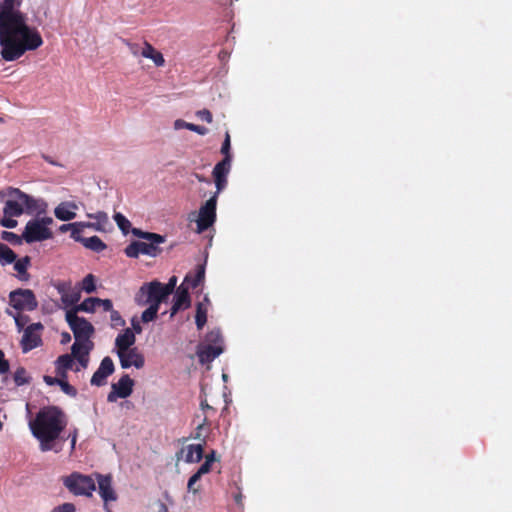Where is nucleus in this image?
<instances>
[{
	"instance_id": "49530a36",
	"label": "nucleus",
	"mask_w": 512,
	"mask_h": 512,
	"mask_svg": "<svg viewBox=\"0 0 512 512\" xmlns=\"http://www.w3.org/2000/svg\"><path fill=\"white\" fill-rule=\"evenodd\" d=\"M0 225L5 228H14L17 225V221L13 217L5 216L0 220Z\"/></svg>"
},
{
	"instance_id": "58836bf2",
	"label": "nucleus",
	"mask_w": 512,
	"mask_h": 512,
	"mask_svg": "<svg viewBox=\"0 0 512 512\" xmlns=\"http://www.w3.org/2000/svg\"><path fill=\"white\" fill-rule=\"evenodd\" d=\"M207 344L212 345H221L222 346V338L219 330H213L206 336Z\"/></svg>"
},
{
	"instance_id": "09e8293b",
	"label": "nucleus",
	"mask_w": 512,
	"mask_h": 512,
	"mask_svg": "<svg viewBox=\"0 0 512 512\" xmlns=\"http://www.w3.org/2000/svg\"><path fill=\"white\" fill-rule=\"evenodd\" d=\"M211 465H212L211 460H205L204 463L199 467V469L197 470L196 473L202 477L204 474H207L210 472Z\"/></svg>"
},
{
	"instance_id": "c756f323",
	"label": "nucleus",
	"mask_w": 512,
	"mask_h": 512,
	"mask_svg": "<svg viewBox=\"0 0 512 512\" xmlns=\"http://www.w3.org/2000/svg\"><path fill=\"white\" fill-rule=\"evenodd\" d=\"M14 263V269L19 274V279L22 281L28 280V274H27V268L30 264V258L28 256L23 257L19 260H15Z\"/></svg>"
},
{
	"instance_id": "20e7f679",
	"label": "nucleus",
	"mask_w": 512,
	"mask_h": 512,
	"mask_svg": "<svg viewBox=\"0 0 512 512\" xmlns=\"http://www.w3.org/2000/svg\"><path fill=\"white\" fill-rule=\"evenodd\" d=\"M63 485L75 496H92L96 490V481L92 475L74 472L63 478Z\"/></svg>"
},
{
	"instance_id": "2f4dec72",
	"label": "nucleus",
	"mask_w": 512,
	"mask_h": 512,
	"mask_svg": "<svg viewBox=\"0 0 512 512\" xmlns=\"http://www.w3.org/2000/svg\"><path fill=\"white\" fill-rule=\"evenodd\" d=\"M87 217L96 220L95 230L104 231L105 226L108 224V215L103 211H98L95 214L88 213Z\"/></svg>"
},
{
	"instance_id": "f8f14e48",
	"label": "nucleus",
	"mask_w": 512,
	"mask_h": 512,
	"mask_svg": "<svg viewBox=\"0 0 512 512\" xmlns=\"http://www.w3.org/2000/svg\"><path fill=\"white\" fill-rule=\"evenodd\" d=\"M177 284V278L172 276L167 284H162L159 281H152L142 285V293L153 294L158 298V301H165L170 294L174 291Z\"/></svg>"
},
{
	"instance_id": "bb28decb",
	"label": "nucleus",
	"mask_w": 512,
	"mask_h": 512,
	"mask_svg": "<svg viewBox=\"0 0 512 512\" xmlns=\"http://www.w3.org/2000/svg\"><path fill=\"white\" fill-rule=\"evenodd\" d=\"M93 347V343L90 340H75L72 345L71 351L72 356H82L84 354H89L90 350Z\"/></svg>"
},
{
	"instance_id": "a878e982",
	"label": "nucleus",
	"mask_w": 512,
	"mask_h": 512,
	"mask_svg": "<svg viewBox=\"0 0 512 512\" xmlns=\"http://www.w3.org/2000/svg\"><path fill=\"white\" fill-rule=\"evenodd\" d=\"M208 303H209V299L206 296L204 298V302H200L197 304L195 321H196V325H197L198 329H202L203 326L206 324Z\"/></svg>"
},
{
	"instance_id": "f3484780",
	"label": "nucleus",
	"mask_w": 512,
	"mask_h": 512,
	"mask_svg": "<svg viewBox=\"0 0 512 512\" xmlns=\"http://www.w3.org/2000/svg\"><path fill=\"white\" fill-rule=\"evenodd\" d=\"M117 355L120 359V364L123 369H127L132 366L136 369H140L144 366V357L137 350V348L117 351Z\"/></svg>"
},
{
	"instance_id": "423d86ee",
	"label": "nucleus",
	"mask_w": 512,
	"mask_h": 512,
	"mask_svg": "<svg viewBox=\"0 0 512 512\" xmlns=\"http://www.w3.org/2000/svg\"><path fill=\"white\" fill-rule=\"evenodd\" d=\"M65 318L74 334L75 340H90L94 333V327L89 321L79 317L75 310H68Z\"/></svg>"
},
{
	"instance_id": "774afa93",
	"label": "nucleus",
	"mask_w": 512,
	"mask_h": 512,
	"mask_svg": "<svg viewBox=\"0 0 512 512\" xmlns=\"http://www.w3.org/2000/svg\"><path fill=\"white\" fill-rule=\"evenodd\" d=\"M205 460H211V464H212L213 462H215V461H216V458H215V452H214V451H212L210 454H208V455L206 456Z\"/></svg>"
},
{
	"instance_id": "4be33fe9",
	"label": "nucleus",
	"mask_w": 512,
	"mask_h": 512,
	"mask_svg": "<svg viewBox=\"0 0 512 512\" xmlns=\"http://www.w3.org/2000/svg\"><path fill=\"white\" fill-rule=\"evenodd\" d=\"M190 281V276L186 275L183 283L176 289L174 296V303L182 309H186L190 306L189 287L186 284Z\"/></svg>"
},
{
	"instance_id": "cd10ccee",
	"label": "nucleus",
	"mask_w": 512,
	"mask_h": 512,
	"mask_svg": "<svg viewBox=\"0 0 512 512\" xmlns=\"http://www.w3.org/2000/svg\"><path fill=\"white\" fill-rule=\"evenodd\" d=\"M82 244L95 252H101L106 248V244L98 236L84 238Z\"/></svg>"
},
{
	"instance_id": "4c0bfd02",
	"label": "nucleus",
	"mask_w": 512,
	"mask_h": 512,
	"mask_svg": "<svg viewBox=\"0 0 512 512\" xmlns=\"http://www.w3.org/2000/svg\"><path fill=\"white\" fill-rule=\"evenodd\" d=\"M138 245L139 242H132L125 248V254L130 258H137L140 254H142Z\"/></svg>"
},
{
	"instance_id": "ea45409f",
	"label": "nucleus",
	"mask_w": 512,
	"mask_h": 512,
	"mask_svg": "<svg viewBox=\"0 0 512 512\" xmlns=\"http://www.w3.org/2000/svg\"><path fill=\"white\" fill-rule=\"evenodd\" d=\"M64 378L65 377L60 376V383H58V385L61 387V390L67 395L75 396L77 394L76 389L68 382H66Z\"/></svg>"
},
{
	"instance_id": "a211bd4d",
	"label": "nucleus",
	"mask_w": 512,
	"mask_h": 512,
	"mask_svg": "<svg viewBox=\"0 0 512 512\" xmlns=\"http://www.w3.org/2000/svg\"><path fill=\"white\" fill-rule=\"evenodd\" d=\"M114 372V363L110 357L102 359L100 366L91 378V384L94 386H103L106 384V379Z\"/></svg>"
},
{
	"instance_id": "6e6d98bb",
	"label": "nucleus",
	"mask_w": 512,
	"mask_h": 512,
	"mask_svg": "<svg viewBox=\"0 0 512 512\" xmlns=\"http://www.w3.org/2000/svg\"><path fill=\"white\" fill-rule=\"evenodd\" d=\"M189 125H190L189 122H186V121H184L182 119H177L173 123V127H174L175 130H180V129H183V128L189 129Z\"/></svg>"
},
{
	"instance_id": "864d4df0",
	"label": "nucleus",
	"mask_w": 512,
	"mask_h": 512,
	"mask_svg": "<svg viewBox=\"0 0 512 512\" xmlns=\"http://www.w3.org/2000/svg\"><path fill=\"white\" fill-rule=\"evenodd\" d=\"M229 150H230V135L228 133H226V136H225V140L222 144V147H221V152L226 156H230L229 155Z\"/></svg>"
},
{
	"instance_id": "7c9ffc66",
	"label": "nucleus",
	"mask_w": 512,
	"mask_h": 512,
	"mask_svg": "<svg viewBox=\"0 0 512 512\" xmlns=\"http://www.w3.org/2000/svg\"><path fill=\"white\" fill-rule=\"evenodd\" d=\"M98 302H99V298L90 297V298L85 299L81 304H79L72 310H75L76 313L78 311L93 313L95 311L96 307H98Z\"/></svg>"
},
{
	"instance_id": "4468645a",
	"label": "nucleus",
	"mask_w": 512,
	"mask_h": 512,
	"mask_svg": "<svg viewBox=\"0 0 512 512\" xmlns=\"http://www.w3.org/2000/svg\"><path fill=\"white\" fill-rule=\"evenodd\" d=\"M231 167V159L230 156L224 157L222 161L217 163L213 169V177L216 186V192L213 195H216L218 198L219 193L226 187L227 185V176L229 174Z\"/></svg>"
},
{
	"instance_id": "b1692460",
	"label": "nucleus",
	"mask_w": 512,
	"mask_h": 512,
	"mask_svg": "<svg viewBox=\"0 0 512 512\" xmlns=\"http://www.w3.org/2000/svg\"><path fill=\"white\" fill-rule=\"evenodd\" d=\"M141 55L144 58L151 59L154 62V64L158 67H161L165 64V59L163 55L160 52L156 51L155 48L148 42L144 43V47L141 50Z\"/></svg>"
},
{
	"instance_id": "0e129e2a",
	"label": "nucleus",
	"mask_w": 512,
	"mask_h": 512,
	"mask_svg": "<svg viewBox=\"0 0 512 512\" xmlns=\"http://www.w3.org/2000/svg\"><path fill=\"white\" fill-rule=\"evenodd\" d=\"M179 310L183 309L181 307H178L177 304L173 303L170 316L173 317Z\"/></svg>"
},
{
	"instance_id": "39448f33",
	"label": "nucleus",
	"mask_w": 512,
	"mask_h": 512,
	"mask_svg": "<svg viewBox=\"0 0 512 512\" xmlns=\"http://www.w3.org/2000/svg\"><path fill=\"white\" fill-rule=\"evenodd\" d=\"M95 481L100 498L103 501V508L105 512H113L110 508V503L118 500V494L113 486V479L110 474L95 473Z\"/></svg>"
},
{
	"instance_id": "1a4fd4ad",
	"label": "nucleus",
	"mask_w": 512,
	"mask_h": 512,
	"mask_svg": "<svg viewBox=\"0 0 512 512\" xmlns=\"http://www.w3.org/2000/svg\"><path fill=\"white\" fill-rule=\"evenodd\" d=\"M216 195H212L199 209L197 223V231L199 233L207 230L216 220Z\"/></svg>"
},
{
	"instance_id": "79ce46f5",
	"label": "nucleus",
	"mask_w": 512,
	"mask_h": 512,
	"mask_svg": "<svg viewBox=\"0 0 512 512\" xmlns=\"http://www.w3.org/2000/svg\"><path fill=\"white\" fill-rule=\"evenodd\" d=\"M7 313L14 318L15 323L18 327V330L19 331L22 330L24 325L27 323V318L22 316L19 312L13 313V312L7 310Z\"/></svg>"
},
{
	"instance_id": "338daca9",
	"label": "nucleus",
	"mask_w": 512,
	"mask_h": 512,
	"mask_svg": "<svg viewBox=\"0 0 512 512\" xmlns=\"http://www.w3.org/2000/svg\"><path fill=\"white\" fill-rule=\"evenodd\" d=\"M70 339H71V337H70L69 333H63L61 343H63V344L68 343L70 341Z\"/></svg>"
},
{
	"instance_id": "680f3d73",
	"label": "nucleus",
	"mask_w": 512,
	"mask_h": 512,
	"mask_svg": "<svg viewBox=\"0 0 512 512\" xmlns=\"http://www.w3.org/2000/svg\"><path fill=\"white\" fill-rule=\"evenodd\" d=\"M72 227H76V222L69 223V224H63L60 226L59 230L61 232H67V231L71 230Z\"/></svg>"
},
{
	"instance_id": "c9c22d12",
	"label": "nucleus",
	"mask_w": 512,
	"mask_h": 512,
	"mask_svg": "<svg viewBox=\"0 0 512 512\" xmlns=\"http://www.w3.org/2000/svg\"><path fill=\"white\" fill-rule=\"evenodd\" d=\"M201 479V476L198 475L197 473H194L188 480V483H187V490L188 492L196 495L197 493H199L201 487L200 485H198V482L199 480Z\"/></svg>"
},
{
	"instance_id": "dca6fc26",
	"label": "nucleus",
	"mask_w": 512,
	"mask_h": 512,
	"mask_svg": "<svg viewBox=\"0 0 512 512\" xmlns=\"http://www.w3.org/2000/svg\"><path fill=\"white\" fill-rule=\"evenodd\" d=\"M42 329L43 325L41 323H33L24 330L21 340V345L24 352H28L40 345V330Z\"/></svg>"
},
{
	"instance_id": "f704fd0d",
	"label": "nucleus",
	"mask_w": 512,
	"mask_h": 512,
	"mask_svg": "<svg viewBox=\"0 0 512 512\" xmlns=\"http://www.w3.org/2000/svg\"><path fill=\"white\" fill-rule=\"evenodd\" d=\"M114 220L119 227V229L124 233L127 234L129 232V228L131 226L130 221L121 213H116L114 215Z\"/></svg>"
},
{
	"instance_id": "393cba45",
	"label": "nucleus",
	"mask_w": 512,
	"mask_h": 512,
	"mask_svg": "<svg viewBox=\"0 0 512 512\" xmlns=\"http://www.w3.org/2000/svg\"><path fill=\"white\" fill-rule=\"evenodd\" d=\"M74 366V357L69 354L60 356L56 361L57 374L61 377H66V372Z\"/></svg>"
},
{
	"instance_id": "8fccbe9b",
	"label": "nucleus",
	"mask_w": 512,
	"mask_h": 512,
	"mask_svg": "<svg viewBox=\"0 0 512 512\" xmlns=\"http://www.w3.org/2000/svg\"><path fill=\"white\" fill-rule=\"evenodd\" d=\"M188 130L196 132L199 135H206L208 133L207 128H205L204 126L193 124V123H190Z\"/></svg>"
},
{
	"instance_id": "ddd939ff",
	"label": "nucleus",
	"mask_w": 512,
	"mask_h": 512,
	"mask_svg": "<svg viewBox=\"0 0 512 512\" xmlns=\"http://www.w3.org/2000/svg\"><path fill=\"white\" fill-rule=\"evenodd\" d=\"M133 380L129 375H123L118 382L113 383L111 391L107 396L108 402H115L118 398H127L133 391Z\"/></svg>"
},
{
	"instance_id": "5701e85b",
	"label": "nucleus",
	"mask_w": 512,
	"mask_h": 512,
	"mask_svg": "<svg viewBox=\"0 0 512 512\" xmlns=\"http://www.w3.org/2000/svg\"><path fill=\"white\" fill-rule=\"evenodd\" d=\"M135 334L130 329H125L121 334H119L115 339V346L117 348V351H123L126 349L133 348L132 346L135 343Z\"/></svg>"
},
{
	"instance_id": "a19ab883",
	"label": "nucleus",
	"mask_w": 512,
	"mask_h": 512,
	"mask_svg": "<svg viewBox=\"0 0 512 512\" xmlns=\"http://www.w3.org/2000/svg\"><path fill=\"white\" fill-rule=\"evenodd\" d=\"M110 320H111L112 326H114V327L124 326V324H125V321L121 317L119 312L114 309L110 311Z\"/></svg>"
},
{
	"instance_id": "6ab92c4d",
	"label": "nucleus",
	"mask_w": 512,
	"mask_h": 512,
	"mask_svg": "<svg viewBox=\"0 0 512 512\" xmlns=\"http://www.w3.org/2000/svg\"><path fill=\"white\" fill-rule=\"evenodd\" d=\"M177 459H183L187 463L199 462L203 457V446L201 444H189L177 453Z\"/></svg>"
},
{
	"instance_id": "603ef678",
	"label": "nucleus",
	"mask_w": 512,
	"mask_h": 512,
	"mask_svg": "<svg viewBox=\"0 0 512 512\" xmlns=\"http://www.w3.org/2000/svg\"><path fill=\"white\" fill-rule=\"evenodd\" d=\"M98 306L102 307L104 311L110 312L111 310H113L112 301L109 299H100L99 298Z\"/></svg>"
},
{
	"instance_id": "bf43d9fd",
	"label": "nucleus",
	"mask_w": 512,
	"mask_h": 512,
	"mask_svg": "<svg viewBox=\"0 0 512 512\" xmlns=\"http://www.w3.org/2000/svg\"><path fill=\"white\" fill-rule=\"evenodd\" d=\"M44 381L46 382V384L52 386V385H58V383H60V378H54V377H51V376H44Z\"/></svg>"
},
{
	"instance_id": "412c9836",
	"label": "nucleus",
	"mask_w": 512,
	"mask_h": 512,
	"mask_svg": "<svg viewBox=\"0 0 512 512\" xmlns=\"http://www.w3.org/2000/svg\"><path fill=\"white\" fill-rule=\"evenodd\" d=\"M222 352L223 348L221 345L203 343L197 347V356L202 364L212 362Z\"/></svg>"
},
{
	"instance_id": "e2e57ef3",
	"label": "nucleus",
	"mask_w": 512,
	"mask_h": 512,
	"mask_svg": "<svg viewBox=\"0 0 512 512\" xmlns=\"http://www.w3.org/2000/svg\"><path fill=\"white\" fill-rule=\"evenodd\" d=\"M69 437L71 438V449H74L77 441V429H74L73 433L70 434Z\"/></svg>"
},
{
	"instance_id": "72a5a7b5",
	"label": "nucleus",
	"mask_w": 512,
	"mask_h": 512,
	"mask_svg": "<svg viewBox=\"0 0 512 512\" xmlns=\"http://www.w3.org/2000/svg\"><path fill=\"white\" fill-rule=\"evenodd\" d=\"M81 289L86 293H93L96 290L94 275L88 274L84 277L81 282Z\"/></svg>"
},
{
	"instance_id": "4d7b16f0",
	"label": "nucleus",
	"mask_w": 512,
	"mask_h": 512,
	"mask_svg": "<svg viewBox=\"0 0 512 512\" xmlns=\"http://www.w3.org/2000/svg\"><path fill=\"white\" fill-rule=\"evenodd\" d=\"M131 324H132V329L131 330L134 332V334L135 333L140 334L142 332V327H141L140 322H139V320L137 318H135V317L132 318Z\"/></svg>"
},
{
	"instance_id": "de8ad7c7",
	"label": "nucleus",
	"mask_w": 512,
	"mask_h": 512,
	"mask_svg": "<svg viewBox=\"0 0 512 512\" xmlns=\"http://www.w3.org/2000/svg\"><path fill=\"white\" fill-rule=\"evenodd\" d=\"M9 371V363L5 359L4 353L0 350V374H5Z\"/></svg>"
},
{
	"instance_id": "13d9d810",
	"label": "nucleus",
	"mask_w": 512,
	"mask_h": 512,
	"mask_svg": "<svg viewBox=\"0 0 512 512\" xmlns=\"http://www.w3.org/2000/svg\"><path fill=\"white\" fill-rule=\"evenodd\" d=\"M37 221L44 227L49 228L53 224V219L51 217H42V218H36Z\"/></svg>"
},
{
	"instance_id": "f257e3e1",
	"label": "nucleus",
	"mask_w": 512,
	"mask_h": 512,
	"mask_svg": "<svg viewBox=\"0 0 512 512\" xmlns=\"http://www.w3.org/2000/svg\"><path fill=\"white\" fill-rule=\"evenodd\" d=\"M13 0H5L0 11L1 56L6 61L20 58L26 51L35 50L43 44L39 32L26 24L25 17L12 9Z\"/></svg>"
},
{
	"instance_id": "7ed1b4c3",
	"label": "nucleus",
	"mask_w": 512,
	"mask_h": 512,
	"mask_svg": "<svg viewBox=\"0 0 512 512\" xmlns=\"http://www.w3.org/2000/svg\"><path fill=\"white\" fill-rule=\"evenodd\" d=\"M37 209V201L19 189H11L5 202L3 213L8 217H18L24 212L32 213Z\"/></svg>"
},
{
	"instance_id": "c85d7f7f",
	"label": "nucleus",
	"mask_w": 512,
	"mask_h": 512,
	"mask_svg": "<svg viewBox=\"0 0 512 512\" xmlns=\"http://www.w3.org/2000/svg\"><path fill=\"white\" fill-rule=\"evenodd\" d=\"M17 256L14 251L5 244H0V264L5 266L15 262Z\"/></svg>"
},
{
	"instance_id": "e433bc0d",
	"label": "nucleus",
	"mask_w": 512,
	"mask_h": 512,
	"mask_svg": "<svg viewBox=\"0 0 512 512\" xmlns=\"http://www.w3.org/2000/svg\"><path fill=\"white\" fill-rule=\"evenodd\" d=\"M14 381L16 385L21 386L28 383V377L24 368H18L14 373Z\"/></svg>"
},
{
	"instance_id": "aec40b11",
	"label": "nucleus",
	"mask_w": 512,
	"mask_h": 512,
	"mask_svg": "<svg viewBox=\"0 0 512 512\" xmlns=\"http://www.w3.org/2000/svg\"><path fill=\"white\" fill-rule=\"evenodd\" d=\"M78 208L75 201H63L55 207L54 215L60 221H70L76 217Z\"/></svg>"
},
{
	"instance_id": "9d476101",
	"label": "nucleus",
	"mask_w": 512,
	"mask_h": 512,
	"mask_svg": "<svg viewBox=\"0 0 512 512\" xmlns=\"http://www.w3.org/2000/svg\"><path fill=\"white\" fill-rule=\"evenodd\" d=\"M52 236L51 229L41 225L37 219L28 221L22 233V237L27 243L48 240Z\"/></svg>"
},
{
	"instance_id": "a18cd8bd",
	"label": "nucleus",
	"mask_w": 512,
	"mask_h": 512,
	"mask_svg": "<svg viewBox=\"0 0 512 512\" xmlns=\"http://www.w3.org/2000/svg\"><path fill=\"white\" fill-rule=\"evenodd\" d=\"M75 358L78 361V366L75 367V371H80L81 369H85L88 366L89 354H84Z\"/></svg>"
},
{
	"instance_id": "6e6552de",
	"label": "nucleus",
	"mask_w": 512,
	"mask_h": 512,
	"mask_svg": "<svg viewBox=\"0 0 512 512\" xmlns=\"http://www.w3.org/2000/svg\"><path fill=\"white\" fill-rule=\"evenodd\" d=\"M9 303L17 311H32L37 308L38 302L32 290L17 289L9 294Z\"/></svg>"
},
{
	"instance_id": "3c124183",
	"label": "nucleus",
	"mask_w": 512,
	"mask_h": 512,
	"mask_svg": "<svg viewBox=\"0 0 512 512\" xmlns=\"http://www.w3.org/2000/svg\"><path fill=\"white\" fill-rule=\"evenodd\" d=\"M82 232H83V230L80 227H72L71 228V237L75 241L82 243V240L84 239L83 237H81Z\"/></svg>"
},
{
	"instance_id": "c03bdc74",
	"label": "nucleus",
	"mask_w": 512,
	"mask_h": 512,
	"mask_svg": "<svg viewBox=\"0 0 512 512\" xmlns=\"http://www.w3.org/2000/svg\"><path fill=\"white\" fill-rule=\"evenodd\" d=\"M196 116L207 123H211L213 121V116L211 112L207 109H202L196 112Z\"/></svg>"
},
{
	"instance_id": "f03ea898",
	"label": "nucleus",
	"mask_w": 512,
	"mask_h": 512,
	"mask_svg": "<svg viewBox=\"0 0 512 512\" xmlns=\"http://www.w3.org/2000/svg\"><path fill=\"white\" fill-rule=\"evenodd\" d=\"M66 425V415L55 406L41 409L35 419L29 423L31 433L39 441L42 452L60 451V448H56L55 441L60 437Z\"/></svg>"
},
{
	"instance_id": "052dcab7",
	"label": "nucleus",
	"mask_w": 512,
	"mask_h": 512,
	"mask_svg": "<svg viewBox=\"0 0 512 512\" xmlns=\"http://www.w3.org/2000/svg\"><path fill=\"white\" fill-rule=\"evenodd\" d=\"M76 227H80L82 230L85 228H92L95 230V223L92 222H76Z\"/></svg>"
},
{
	"instance_id": "37998d69",
	"label": "nucleus",
	"mask_w": 512,
	"mask_h": 512,
	"mask_svg": "<svg viewBox=\"0 0 512 512\" xmlns=\"http://www.w3.org/2000/svg\"><path fill=\"white\" fill-rule=\"evenodd\" d=\"M50 512H76V507L74 504L66 502L54 507Z\"/></svg>"
},
{
	"instance_id": "2eb2a0df",
	"label": "nucleus",
	"mask_w": 512,
	"mask_h": 512,
	"mask_svg": "<svg viewBox=\"0 0 512 512\" xmlns=\"http://www.w3.org/2000/svg\"><path fill=\"white\" fill-rule=\"evenodd\" d=\"M54 287L60 294L61 301L66 307L72 306L80 300V290L73 287L70 281H59L54 284Z\"/></svg>"
},
{
	"instance_id": "0eeeda50",
	"label": "nucleus",
	"mask_w": 512,
	"mask_h": 512,
	"mask_svg": "<svg viewBox=\"0 0 512 512\" xmlns=\"http://www.w3.org/2000/svg\"><path fill=\"white\" fill-rule=\"evenodd\" d=\"M133 234L139 238L144 239L145 241H138L140 251L143 255H148L151 257L157 256L161 249L160 245L165 242L163 236L156 233L142 232L139 229H133Z\"/></svg>"
},
{
	"instance_id": "473e14b6",
	"label": "nucleus",
	"mask_w": 512,
	"mask_h": 512,
	"mask_svg": "<svg viewBox=\"0 0 512 512\" xmlns=\"http://www.w3.org/2000/svg\"><path fill=\"white\" fill-rule=\"evenodd\" d=\"M190 281L186 284L189 288H196L205 277V269L203 266H199L195 275H189Z\"/></svg>"
},
{
	"instance_id": "5fc2aeb1",
	"label": "nucleus",
	"mask_w": 512,
	"mask_h": 512,
	"mask_svg": "<svg viewBox=\"0 0 512 512\" xmlns=\"http://www.w3.org/2000/svg\"><path fill=\"white\" fill-rule=\"evenodd\" d=\"M126 45L129 49L130 53L133 54L134 56L141 54L142 49H140V46L138 44L126 41Z\"/></svg>"
},
{
	"instance_id": "69168bd1",
	"label": "nucleus",
	"mask_w": 512,
	"mask_h": 512,
	"mask_svg": "<svg viewBox=\"0 0 512 512\" xmlns=\"http://www.w3.org/2000/svg\"><path fill=\"white\" fill-rule=\"evenodd\" d=\"M157 512H169V511H168L167 506L163 502H160L158 504V511Z\"/></svg>"
},
{
	"instance_id": "9b49d317",
	"label": "nucleus",
	"mask_w": 512,
	"mask_h": 512,
	"mask_svg": "<svg viewBox=\"0 0 512 512\" xmlns=\"http://www.w3.org/2000/svg\"><path fill=\"white\" fill-rule=\"evenodd\" d=\"M135 300L138 305H149V307L142 313L141 321L144 323H148L153 321L159 310V306L163 301H158L156 296L153 294L142 293V287H140L138 293L136 294Z\"/></svg>"
}]
</instances>
